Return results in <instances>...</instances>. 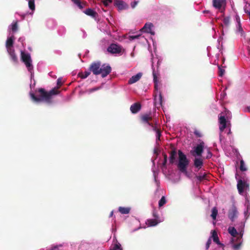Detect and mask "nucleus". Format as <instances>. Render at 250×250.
<instances>
[{
	"label": "nucleus",
	"mask_w": 250,
	"mask_h": 250,
	"mask_svg": "<svg viewBox=\"0 0 250 250\" xmlns=\"http://www.w3.org/2000/svg\"><path fill=\"white\" fill-rule=\"evenodd\" d=\"M37 92V96L33 93L30 94V97L33 101L37 103L45 102L50 104L51 103L52 96L58 94L60 91L57 90L56 88H54L49 92H47L44 88H41L38 89Z\"/></svg>",
	"instance_id": "nucleus-1"
},
{
	"label": "nucleus",
	"mask_w": 250,
	"mask_h": 250,
	"mask_svg": "<svg viewBox=\"0 0 250 250\" xmlns=\"http://www.w3.org/2000/svg\"><path fill=\"white\" fill-rule=\"evenodd\" d=\"M89 69L93 74H101L103 78L107 76L111 71V67L109 65L104 64L101 65V62H92Z\"/></svg>",
	"instance_id": "nucleus-2"
},
{
	"label": "nucleus",
	"mask_w": 250,
	"mask_h": 250,
	"mask_svg": "<svg viewBox=\"0 0 250 250\" xmlns=\"http://www.w3.org/2000/svg\"><path fill=\"white\" fill-rule=\"evenodd\" d=\"M153 82L154 83V104L155 105H162L163 103V97L162 92L159 89V74L155 71L154 69H153Z\"/></svg>",
	"instance_id": "nucleus-3"
},
{
	"label": "nucleus",
	"mask_w": 250,
	"mask_h": 250,
	"mask_svg": "<svg viewBox=\"0 0 250 250\" xmlns=\"http://www.w3.org/2000/svg\"><path fill=\"white\" fill-rule=\"evenodd\" d=\"M178 162L177 163V167L179 171L187 175V167L188 166L189 161L186 155L181 150H179L178 152Z\"/></svg>",
	"instance_id": "nucleus-4"
},
{
	"label": "nucleus",
	"mask_w": 250,
	"mask_h": 250,
	"mask_svg": "<svg viewBox=\"0 0 250 250\" xmlns=\"http://www.w3.org/2000/svg\"><path fill=\"white\" fill-rule=\"evenodd\" d=\"M21 60L24 63L28 70L31 72L33 69V66L32 64V60L30 55L28 53H25L24 52H21Z\"/></svg>",
	"instance_id": "nucleus-5"
},
{
	"label": "nucleus",
	"mask_w": 250,
	"mask_h": 250,
	"mask_svg": "<svg viewBox=\"0 0 250 250\" xmlns=\"http://www.w3.org/2000/svg\"><path fill=\"white\" fill-rule=\"evenodd\" d=\"M204 147V142L200 141V143L197 144V146L194 147V150L191 151V154L194 157L201 156L203 152Z\"/></svg>",
	"instance_id": "nucleus-6"
},
{
	"label": "nucleus",
	"mask_w": 250,
	"mask_h": 250,
	"mask_svg": "<svg viewBox=\"0 0 250 250\" xmlns=\"http://www.w3.org/2000/svg\"><path fill=\"white\" fill-rule=\"evenodd\" d=\"M107 51L111 54H121L124 52V49L116 43L111 44L107 48Z\"/></svg>",
	"instance_id": "nucleus-7"
},
{
	"label": "nucleus",
	"mask_w": 250,
	"mask_h": 250,
	"mask_svg": "<svg viewBox=\"0 0 250 250\" xmlns=\"http://www.w3.org/2000/svg\"><path fill=\"white\" fill-rule=\"evenodd\" d=\"M219 123L220 124L219 129L222 132L227 127V121L225 118V113H221L219 115Z\"/></svg>",
	"instance_id": "nucleus-8"
},
{
	"label": "nucleus",
	"mask_w": 250,
	"mask_h": 250,
	"mask_svg": "<svg viewBox=\"0 0 250 250\" xmlns=\"http://www.w3.org/2000/svg\"><path fill=\"white\" fill-rule=\"evenodd\" d=\"M237 187L239 193L240 194H242L245 188L249 187V184H247L246 181L239 179L238 181Z\"/></svg>",
	"instance_id": "nucleus-9"
},
{
	"label": "nucleus",
	"mask_w": 250,
	"mask_h": 250,
	"mask_svg": "<svg viewBox=\"0 0 250 250\" xmlns=\"http://www.w3.org/2000/svg\"><path fill=\"white\" fill-rule=\"evenodd\" d=\"M153 216L155 218V219H147L146 222V224L148 227H154L156 226L160 222L159 220H158V216L156 215L155 213H153Z\"/></svg>",
	"instance_id": "nucleus-10"
},
{
	"label": "nucleus",
	"mask_w": 250,
	"mask_h": 250,
	"mask_svg": "<svg viewBox=\"0 0 250 250\" xmlns=\"http://www.w3.org/2000/svg\"><path fill=\"white\" fill-rule=\"evenodd\" d=\"M114 5L120 10L126 9L128 8V5L124 1L121 0H115Z\"/></svg>",
	"instance_id": "nucleus-11"
},
{
	"label": "nucleus",
	"mask_w": 250,
	"mask_h": 250,
	"mask_svg": "<svg viewBox=\"0 0 250 250\" xmlns=\"http://www.w3.org/2000/svg\"><path fill=\"white\" fill-rule=\"evenodd\" d=\"M141 120L143 123L147 124L149 125L151 123L150 121L152 120L151 114H145L141 116Z\"/></svg>",
	"instance_id": "nucleus-12"
},
{
	"label": "nucleus",
	"mask_w": 250,
	"mask_h": 250,
	"mask_svg": "<svg viewBox=\"0 0 250 250\" xmlns=\"http://www.w3.org/2000/svg\"><path fill=\"white\" fill-rule=\"evenodd\" d=\"M153 25L151 23H146L144 27L142 28V31L147 33H150L152 35H154V33L152 31V27Z\"/></svg>",
	"instance_id": "nucleus-13"
},
{
	"label": "nucleus",
	"mask_w": 250,
	"mask_h": 250,
	"mask_svg": "<svg viewBox=\"0 0 250 250\" xmlns=\"http://www.w3.org/2000/svg\"><path fill=\"white\" fill-rule=\"evenodd\" d=\"M7 52L10 56L11 60L15 63H17L18 62V57L15 53V50L14 48L8 49L7 50Z\"/></svg>",
	"instance_id": "nucleus-14"
},
{
	"label": "nucleus",
	"mask_w": 250,
	"mask_h": 250,
	"mask_svg": "<svg viewBox=\"0 0 250 250\" xmlns=\"http://www.w3.org/2000/svg\"><path fill=\"white\" fill-rule=\"evenodd\" d=\"M141 109V104L140 103L137 102L132 104L130 107L131 112L133 114L138 113Z\"/></svg>",
	"instance_id": "nucleus-15"
},
{
	"label": "nucleus",
	"mask_w": 250,
	"mask_h": 250,
	"mask_svg": "<svg viewBox=\"0 0 250 250\" xmlns=\"http://www.w3.org/2000/svg\"><path fill=\"white\" fill-rule=\"evenodd\" d=\"M143 74L141 72L137 73L136 75L132 76L128 81L129 84H133L138 82L142 77Z\"/></svg>",
	"instance_id": "nucleus-16"
},
{
	"label": "nucleus",
	"mask_w": 250,
	"mask_h": 250,
	"mask_svg": "<svg viewBox=\"0 0 250 250\" xmlns=\"http://www.w3.org/2000/svg\"><path fill=\"white\" fill-rule=\"evenodd\" d=\"M237 210L235 207H233L229 211V218L231 221H233L234 219L237 217Z\"/></svg>",
	"instance_id": "nucleus-17"
},
{
	"label": "nucleus",
	"mask_w": 250,
	"mask_h": 250,
	"mask_svg": "<svg viewBox=\"0 0 250 250\" xmlns=\"http://www.w3.org/2000/svg\"><path fill=\"white\" fill-rule=\"evenodd\" d=\"M14 39L15 38L13 36L7 38L6 42V47L7 50H8V49L13 48V46Z\"/></svg>",
	"instance_id": "nucleus-18"
},
{
	"label": "nucleus",
	"mask_w": 250,
	"mask_h": 250,
	"mask_svg": "<svg viewBox=\"0 0 250 250\" xmlns=\"http://www.w3.org/2000/svg\"><path fill=\"white\" fill-rule=\"evenodd\" d=\"M177 152L175 149H173L170 152L169 163L173 164L176 161Z\"/></svg>",
	"instance_id": "nucleus-19"
},
{
	"label": "nucleus",
	"mask_w": 250,
	"mask_h": 250,
	"mask_svg": "<svg viewBox=\"0 0 250 250\" xmlns=\"http://www.w3.org/2000/svg\"><path fill=\"white\" fill-rule=\"evenodd\" d=\"M213 6L217 9H220L225 3L221 0H213Z\"/></svg>",
	"instance_id": "nucleus-20"
},
{
	"label": "nucleus",
	"mask_w": 250,
	"mask_h": 250,
	"mask_svg": "<svg viewBox=\"0 0 250 250\" xmlns=\"http://www.w3.org/2000/svg\"><path fill=\"white\" fill-rule=\"evenodd\" d=\"M229 233L231 235V236H233V238H232V242H234L235 240L236 237V235L237 234V232L236 229L232 227V228H229L228 229Z\"/></svg>",
	"instance_id": "nucleus-21"
},
{
	"label": "nucleus",
	"mask_w": 250,
	"mask_h": 250,
	"mask_svg": "<svg viewBox=\"0 0 250 250\" xmlns=\"http://www.w3.org/2000/svg\"><path fill=\"white\" fill-rule=\"evenodd\" d=\"M211 237L212 238L213 241L218 245H223V244H221L219 241V239L218 236L217 232L214 230L211 231Z\"/></svg>",
	"instance_id": "nucleus-22"
},
{
	"label": "nucleus",
	"mask_w": 250,
	"mask_h": 250,
	"mask_svg": "<svg viewBox=\"0 0 250 250\" xmlns=\"http://www.w3.org/2000/svg\"><path fill=\"white\" fill-rule=\"evenodd\" d=\"M194 165L196 167L198 168L199 169L201 168L203 165V161L202 159L200 158H195L194 160Z\"/></svg>",
	"instance_id": "nucleus-23"
},
{
	"label": "nucleus",
	"mask_w": 250,
	"mask_h": 250,
	"mask_svg": "<svg viewBox=\"0 0 250 250\" xmlns=\"http://www.w3.org/2000/svg\"><path fill=\"white\" fill-rule=\"evenodd\" d=\"M84 13L87 15L92 17V18H96L97 13L91 8H88L84 11Z\"/></svg>",
	"instance_id": "nucleus-24"
},
{
	"label": "nucleus",
	"mask_w": 250,
	"mask_h": 250,
	"mask_svg": "<svg viewBox=\"0 0 250 250\" xmlns=\"http://www.w3.org/2000/svg\"><path fill=\"white\" fill-rule=\"evenodd\" d=\"M119 211L123 214H126L129 213L130 208L128 207H120L118 208Z\"/></svg>",
	"instance_id": "nucleus-25"
},
{
	"label": "nucleus",
	"mask_w": 250,
	"mask_h": 250,
	"mask_svg": "<svg viewBox=\"0 0 250 250\" xmlns=\"http://www.w3.org/2000/svg\"><path fill=\"white\" fill-rule=\"evenodd\" d=\"M241 238H242V236L237 237L236 238V239L234 241H238V243L237 244H233L232 247L234 250H238L240 248V247L241 245V244H242V242L241 241Z\"/></svg>",
	"instance_id": "nucleus-26"
},
{
	"label": "nucleus",
	"mask_w": 250,
	"mask_h": 250,
	"mask_svg": "<svg viewBox=\"0 0 250 250\" xmlns=\"http://www.w3.org/2000/svg\"><path fill=\"white\" fill-rule=\"evenodd\" d=\"M76 5H77L80 9H83L85 4L84 2H82L81 0H71Z\"/></svg>",
	"instance_id": "nucleus-27"
},
{
	"label": "nucleus",
	"mask_w": 250,
	"mask_h": 250,
	"mask_svg": "<svg viewBox=\"0 0 250 250\" xmlns=\"http://www.w3.org/2000/svg\"><path fill=\"white\" fill-rule=\"evenodd\" d=\"M196 178L199 181L201 182L203 180L207 179V175L205 173H202V172H200L196 176Z\"/></svg>",
	"instance_id": "nucleus-28"
},
{
	"label": "nucleus",
	"mask_w": 250,
	"mask_h": 250,
	"mask_svg": "<svg viewBox=\"0 0 250 250\" xmlns=\"http://www.w3.org/2000/svg\"><path fill=\"white\" fill-rule=\"evenodd\" d=\"M218 214V209L217 208L214 207L211 210V217L212 218L215 220L216 219V216Z\"/></svg>",
	"instance_id": "nucleus-29"
},
{
	"label": "nucleus",
	"mask_w": 250,
	"mask_h": 250,
	"mask_svg": "<svg viewBox=\"0 0 250 250\" xmlns=\"http://www.w3.org/2000/svg\"><path fill=\"white\" fill-rule=\"evenodd\" d=\"M90 74V72L85 71L84 72H80L78 73V76L82 79H85L87 78Z\"/></svg>",
	"instance_id": "nucleus-30"
},
{
	"label": "nucleus",
	"mask_w": 250,
	"mask_h": 250,
	"mask_svg": "<svg viewBox=\"0 0 250 250\" xmlns=\"http://www.w3.org/2000/svg\"><path fill=\"white\" fill-rule=\"evenodd\" d=\"M29 8L32 11L35 9V0H28Z\"/></svg>",
	"instance_id": "nucleus-31"
},
{
	"label": "nucleus",
	"mask_w": 250,
	"mask_h": 250,
	"mask_svg": "<svg viewBox=\"0 0 250 250\" xmlns=\"http://www.w3.org/2000/svg\"><path fill=\"white\" fill-rule=\"evenodd\" d=\"M166 203V199L165 196H162L161 199L159 201V206L161 207Z\"/></svg>",
	"instance_id": "nucleus-32"
},
{
	"label": "nucleus",
	"mask_w": 250,
	"mask_h": 250,
	"mask_svg": "<svg viewBox=\"0 0 250 250\" xmlns=\"http://www.w3.org/2000/svg\"><path fill=\"white\" fill-rule=\"evenodd\" d=\"M240 169L242 171H244L247 170V168L245 167L244 161L243 160H241L240 161Z\"/></svg>",
	"instance_id": "nucleus-33"
},
{
	"label": "nucleus",
	"mask_w": 250,
	"mask_h": 250,
	"mask_svg": "<svg viewBox=\"0 0 250 250\" xmlns=\"http://www.w3.org/2000/svg\"><path fill=\"white\" fill-rule=\"evenodd\" d=\"M223 23L226 26H229L230 23V18L229 17H225L223 19Z\"/></svg>",
	"instance_id": "nucleus-34"
},
{
	"label": "nucleus",
	"mask_w": 250,
	"mask_h": 250,
	"mask_svg": "<svg viewBox=\"0 0 250 250\" xmlns=\"http://www.w3.org/2000/svg\"><path fill=\"white\" fill-rule=\"evenodd\" d=\"M236 20H237V22L238 24V31L239 32L241 33L242 34V33L243 32V30L242 27L241 25L240 19L239 18H237Z\"/></svg>",
	"instance_id": "nucleus-35"
},
{
	"label": "nucleus",
	"mask_w": 250,
	"mask_h": 250,
	"mask_svg": "<svg viewBox=\"0 0 250 250\" xmlns=\"http://www.w3.org/2000/svg\"><path fill=\"white\" fill-rule=\"evenodd\" d=\"M218 69H219V76L220 77H222L224 75V73L225 72V69L223 67H221V66H220V65H218Z\"/></svg>",
	"instance_id": "nucleus-36"
},
{
	"label": "nucleus",
	"mask_w": 250,
	"mask_h": 250,
	"mask_svg": "<svg viewBox=\"0 0 250 250\" xmlns=\"http://www.w3.org/2000/svg\"><path fill=\"white\" fill-rule=\"evenodd\" d=\"M12 30L13 32H16L18 29L17 22H16L12 24Z\"/></svg>",
	"instance_id": "nucleus-37"
},
{
	"label": "nucleus",
	"mask_w": 250,
	"mask_h": 250,
	"mask_svg": "<svg viewBox=\"0 0 250 250\" xmlns=\"http://www.w3.org/2000/svg\"><path fill=\"white\" fill-rule=\"evenodd\" d=\"M149 125L151 126L152 130L155 131L156 132H157V131L160 130L159 129L157 128V126L154 125L152 123H151Z\"/></svg>",
	"instance_id": "nucleus-38"
},
{
	"label": "nucleus",
	"mask_w": 250,
	"mask_h": 250,
	"mask_svg": "<svg viewBox=\"0 0 250 250\" xmlns=\"http://www.w3.org/2000/svg\"><path fill=\"white\" fill-rule=\"evenodd\" d=\"M62 84V82L61 78H59L57 80V85L58 87H55L57 90H58V89L60 88V87Z\"/></svg>",
	"instance_id": "nucleus-39"
},
{
	"label": "nucleus",
	"mask_w": 250,
	"mask_h": 250,
	"mask_svg": "<svg viewBox=\"0 0 250 250\" xmlns=\"http://www.w3.org/2000/svg\"><path fill=\"white\" fill-rule=\"evenodd\" d=\"M112 250H123L120 244H116Z\"/></svg>",
	"instance_id": "nucleus-40"
},
{
	"label": "nucleus",
	"mask_w": 250,
	"mask_h": 250,
	"mask_svg": "<svg viewBox=\"0 0 250 250\" xmlns=\"http://www.w3.org/2000/svg\"><path fill=\"white\" fill-rule=\"evenodd\" d=\"M156 133V141L158 140H160V137L161 136V130L157 131Z\"/></svg>",
	"instance_id": "nucleus-41"
},
{
	"label": "nucleus",
	"mask_w": 250,
	"mask_h": 250,
	"mask_svg": "<svg viewBox=\"0 0 250 250\" xmlns=\"http://www.w3.org/2000/svg\"><path fill=\"white\" fill-rule=\"evenodd\" d=\"M140 35H135V36H130L129 37V40L130 41H132L133 40L138 39Z\"/></svg>",
	"instance_id": "nucleus-42"
},
{
	"label": "nucleus",
	"mask_w": 250,
	"mask_h": 250,
	"mask_svg": "<svg viewBox=\"0 0 250 250\" xmlns=\"http://www.w3.org/2000/svg\"><path fill=\"white\" fill-rule=\"evenodd\" d=\"M112 2V0H104L103 1V3L105 6H107L109 3H111Z\"/></svg>",
	"instance_id": "nucleus-43"
},
{
	"label": "nucleus",
	"mask_w": 250,
	"mask_h": 250,
	"mask_svg": "<svg viewBox=\"0 0 250 250\" xmlns=\"http://www.w3.org/2000/svg\"><path fill=\"white\" fill-rule=\"evenodd\" d=\"M211 242V241L210 238L208 239L206 243V249H208V248L209 247Z\"/></svg>",
	"instance_id": "nucleus-44"
},
{
	"label": "nucleus",
	"mask_w": 250,
	"mask_h": 250,
	"mask_svg": "<svg viewBox=\"0 0 250 250\" xmlns=\"http://www.w3.org/2000/svg\"><path fill=\"white\" fill-rule=\"evenodd\" d=\"M137 4H138V1H134L131 3V6L132 8H134L137 5Z\"/></svg>",
	"instance_id": "nucleus-45"
},
{
	"label": "nucleus",
	"mask_w": 250,
	"mask_h": 250,
	"mask_svg": "<svg viewBox=\"0 0 250 250\" xmlns=\"http://www.w3.org/2000/svg\"><path fill=\"white\" fill-rule=\"evenodd\" d=\"M194 133L196 136L198 137H201L202 136L201 134L197 130H195L194 132Z\"/></svg>",
	"instance_id": "nucleus-46"
},
{
	"label": "nucleus",
	"mask_w": 250,
	"mask_h": 250,
	"mask_svg": "<svg viewBox=\"0 0 250 250\" xmlns=\"http://www.w3.org/2000/svg\"><path fill=\"white\" fill-rule=\"evenodd\" d=\"M59 246H55L54 247H52L50 250H58Z\"/></svg>",
	"instance_id": "nucleus-47"
},
{
	"label": "nucleus",
	"mask_w": 250,
	"mask_h": 250,
	"mask_svg": "<svg viewBox=\"0 0 250 250\" xmlns=\"http://www.w3.org/2000/svg\"><path fill=\"white\" fill-rule=\"evenodd\" d=\"M212 156V153L210 152V151H208V154L207 156V158H210Z\"/></svg>",
	"instance_id": "nucleus-48"
},
{
	"label": "nucleus",
	"mask_w": 250,
	"mask_h": 250,
	"mask_svg": "<svg viewBox=\"0 0 250 250\" xmlns=\"http://www.w3.org/2000/svg\"><path fill=\"white\" fill-rule=\"evenodd\" d=\"M19 42H20L22 44H23L24 39L22 38H20L18 40Z\"/></svg>",
	"instance_id": "nucleus-49"
},
{
	"label": "nucleus",
	"mask_w": 250,
	"mask_h": 250,
	"mask_svg": "<svg viewBox=\"0 0 250 250\" xmlns=\"http://www.w3.org/2000/svg\"><path fill=\"white\" fill-rule=\"evenodd\" d=\"M167 160L164 159V161H163V164H162V165H163V167H165L166 166V165L167 164Z\"/></svg>",
	"instance_id": "nucleus-50"
},
{
	"label": "nucleus",
	"mask_w": 250,
	"mask_h": 250,
	"mask_svg": "<svg viewBox=\"0 0 250 250\" xmlns=\"http://www.w3.org/2000/svg\"><path fill=\"white\" fill-rule=\"evenodd\" d=\"M163 155L164 156V159L167 160V154L166 153H163Z\"/></svg>",
	"instance_id": "nucleus-51"
},
{
	"label": "nucleus",
	"mask_w": 250,
	"mask_h": 250,
	"mask_svg": "<svg viewBox=\"0 0 250 250\" xmlns=\"http://www.w3.org/2000/svg\"><path fill=\"white\" fill-rule=\"evenodd\" d=\"M98 89V88H93L92 89L90 90V92H93V91H94L96 90H97Z\"/></svg>",
	"instance_id": "nucleus-52"
},
{
	"label": "nucleus",
	"mask_w": 250,
	"mask_h": 250,
	"mask_svg": "<svg viewBox=\"0 0 250 250\" xmlns=\"http://www.w3.org/2000/svg\"><path fill=\"white\" fill-rule=\"evenodd\" d=\"M113 211H112L110 212V213L109 217H112V216H113Z\"/></svg>",
	"instance_id": "nucleus-53"
},
{
	"label": "nucleus",
	"mask_w": 250,
	"mask_h": 250,
	"mask_svg": "<svg viewBox=\"0 0 250 250\" xmlns=\"http://www.w3.org/2000/svg\"><path fill=\"white\" fill-rule=\"evenodd\" d=\"M247 110L248 112H250V106L247 107Z\"/></svg>",
	"instance_id": "nucleus-54"
},
{
	"label": "nucleus",
	"mask_w": 250,
	"mask_h": 250,
	"mask_svg": "<svg viewBox=\"0 0 250 250\" xmlns=\"http://www.w3.org/2000/svg\"><path fill=\"white\" fill-rule=\"evenodd\" d=\"M248 53H249V54L250 55V47H248Z\"/></svg>",
	"instance_id": "nucleus-55"
},
{
	"label": "nucleus",
	"mask_w": 250,
	"mask_h": 250,
	"mask_svg": "<svg viewBox=\"0 0 250 250\" xmlns=\"http://www.w3.org/2000/svg\"><path fill=\"white\" fill-rule=\"evenodd\" d=\"M157 65H158V67L159 66V65H160V63H159V61L158 62Z\"/></svg>",
	"instance_id": "nucleus-56"
},
{
	"label": "nucleus",
	"mask_w": 250,
	"mask_h": 250,
	"mask_svg": "<svg viewBox=\"0 0 250 250\" xmlns=\"http://www.w3.org/2000/svg\"><path fill=\"white\" fill-rule=\"evenodd\" d=\"M221 0L223 1V2H224L226 3V0Z\"/></svg>",
	"instance_id": "nucleus-57"
},
{
	"label": "nucleus",
	"mask_w": 250,
	"mask_h": 250,
	"mask_svg": "<svg viewBox=\"0 0 250 250\" xmlns=\"http://www.w3.org/2000/svg\"><path fill=\"white\" fill-rule=\"evenodd\" d=\"M154 153H157V150H154Z\"/></svg>",
	"instance_id": "nucleus-58"
},
{
	"label": "nucleus",
	"mask_w": 250,
	"mask_h": 250,
	"mask_svg": "<svg viewBox=\"0 0 250 250\" xmlns=\"http://www.w3.org/2000/svg\"><path fill=\"white\" fill-rule=\"evenodd\" d=\"M229 112V111H225V114H226V112Z\"/></svg>",
	"instance_id": "nucleus-59"
},
{
	"label": "nucleus",
	"mask_w": 250,
	"mask_h": 250,
	"mask_svg": "<svg viewBox=\"0 0 250 250\" xmlns=\"http://www.w3.org/2000/svg\"><path fill=\"white\" fill-rule=\"evenodd\" d=\"M248 211H249V208H248L247 211L248 212Z\"/></svg>",
	"instance_id": "nucleus-60"
}]
</instances>
